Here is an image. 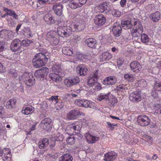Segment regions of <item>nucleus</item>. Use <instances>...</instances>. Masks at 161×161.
<instances>
[{"label":"nucleus","instance_id":"f257e3e1","mask_svg":"<svg viewBox=\"0 0 161 161\" xmlns=\"http://www.w3.org/2000/svg\"><path fill=\"white\" fill-rule=\"evenodd\" d=\"M64 25L65 22L64 20L58 21V27L57 29V32L60 36L63 37L69 36L72 32L71 27L65 26Z\"/></svg>","mask_w":161,"mask_h":161},{"label":"nucleus","instance_id":"3c124183","mask_svg":"<svg viewBox=\"0 0 161 161\" xmlns=\"http://www.w3.org/2000/svg\"><path fill=\"white\" fill-rule=\"evenodd\" d=\"M7 46L4 41L0 42V52H2L7 48Z\"/></svg>","mask_w":161,"mask_h":161},{"label":"nucleus","instance_id":"dca6fc26","mask_svg":"<svg viewBox=\"0 0 161 161\" xmlns=\"http://www.w3.org/2000/svg\"><path fill=\"white\" fill-rule=\"evenodd\" d=\"M50 78L53 81L57 83L60 82L62 80V75L58 73L57 74L54 73H51L49 74Z\"/></svg>","mask_w":161,"mask_h":161},{"label":"nucleus","instance_id":"2eb2a0df","mask_svg":"<svg viewBox=\"0 0 161 161\" xmlns=\"http://www.w3.org/2000/svg\"><path fill=\"white\" fill-rule=\"evenodd\" d=\"M80 115V114L78 110H72L67 114V117L69 119H76Z\"/></svg>","mask_w":161,"mask_h":161},{"label":"nucleus","instance_id":"f03ea898","mask_svg":"<svg viewBox=\"0 0 161 161\" xmlns=\"http://www.w3.org/2000/svg\"><path fill=\"white\" fill-rule=\"evenodd\" d=\"M47 63V58L42 53H38L35 56L32 63L36 68H40L45 65Z\"/></svg>","mask_w":161,"mask_h":161},{"label":"nucleus","instance_id":"a18cd8bd","mask_svg":"<svg viewBox=\"0 0 161 161\" xmlns=\"http://www.w3.org/2000/svg\"><path fill=\"white\" fill-rule=\"evenodd\" d=\"M58 96H53L51 97L48 99L49 101L51 103H53L55 104L56 103H58V101H59Z\"/></svg>","mask_w":161,"mask_h":161},{"label":"nucleus","instance_id":"6e6552de","mask_svg":"<svg viewBox=\"0 0 161 161\" xmlns=\"http://www.w3.org/2000/svg\"><path fill=\"white\" fill-rule=\"evenodd\" d=\"M52 120L49 118H45L42 120L40 124L41 127L43 129L49 130L51 127Z\"/></svg>","mask_w":161,"mask_h":161},{"label":"nucleus","instance_id":"774afa93","mask_svg":"<svg viewBox=\"0 0 161 161\" xmlns=\"http://www.w3.org/2000/svg\"><path fill=\"white\" fill-rule=\"evenodd\" d=\"M125 85L124 84L119 85L118 86L116 87L117 90L118 91H122V90H124L125 88Z\"/></svg>","mask_w":161,"mask_h":161},{"label":"nucleus","instance_id":"f704fd0d","mask_svg":"<svg viewBox=\"0 0 161 161\" xmlns=\"http://www.w3.org/2000/svg\"><path fill=\"white\" fill-rule=\"evenodd\" d=\"M97 82V80L89 76L87 79V84L90 87H93Z\"/></svg>","mask_w":161,"mask_h":161},{"label":"nucleus","instance_id":"20e7f679","mask_svg":"<svg viewBox=\"0 0 161 161\" xmlns=\"http://www.w3.org/2000/svg\"><path fill=\"white\" fill-rule=\"evenodd\" d=\"M80 81V79L78 77H69L64 80V84L67 87H71L77 84Z\"/></svg>","mask_w":161,"mask_h":161},{"label":"nucleus","instance_id":"cd10ccee","mask_svg":"<svg viewBox=\"0 0 161 161\" xmlns=\"http://www.w3.org/2000/svg\"><path fill=\"white\" fill-rule=\"evenodd\" d=\"M111 57V56L110 53L108 52H105L100 56V59L101 61H104L110 59Z\"/></svg>","mask_w":161,"mask_h":161},{"label":"nucleus","instance_id":"f8f14e48","mask_svg":"<svg viewBox=\"0 0 161 161\" xmlns=\"http://www.w3.org/2000/svg\"><path fill=\"white\" fill-rule=\"evenodd\" d=\"M117 82V78L114 76H110L105 78L103 81V84L107 86L114 85Z\"/></svg>","mask_w":161,"mask_h":161},{"label":"nucleus","instance_id":"e433bc0d","mask_svg":"<svg viewBox=\"0 0 161 161\" xmlns=\"http://www.w3.org/2000/svg\"><path fill=\"white\" fill-rule=\"evenodd\" d=\"M82 107L85 108L89 107L91 108H93L92 103L90 101L87 100H83V103Z\"/></svg>","mask_w":161,"mask_h":161},{"label":"nucleus","instance_id":"a878e982","mask_svg":"<svg viewBox=\"0 0 161 161\" xmlns=\"http://www.w3.org/2000/svg\"><path fill=\"white\" fill-rule=\"evenodd\" d=\"M68 6L69 7L73 9H76L80 7V4L78 0H72L68 3Z\"/></svg>","mask_w":161,"mask_h":161},{"label":"nucleus","instance_id":"412c9836","mask_svg":"<svg viewBox=\"0 0 161 161\" xmlns=\"http://www.w3.org/2000/svg\"><path fill=\"white\" fill-rule=\"evenodd\" d=\"M44 19L45 22L49 25H52L54 24L55 21L53 19L52 15L50 14H47L45 15Z\"/></svg>","mask_w":161,"mask_h":161},{"label":"nucleus","instance_id":"7ed1b4c3","mask_svg":"<svg viewBox=\"0 0 161 161\" xmlns=\"http://www.w3.org/2000/svg\"><path fill=\"white\" fill-rule=\"evenodd\" d=\"M150 121L151 120L149 117L145 115H140L137 117V123L142 126H146L148 125Z\"/></svg>","mask_w":161,"mask_h":161},{"label":"nucleus","instance_id":"4468645a","mask_svg":"<svg viewBox=\"0 0 161 161\" xmlns=\"http://www.w3.org/2000/svg\"><path fill=\"white\" fill-rule=\"evenodd\" d=\"M131 69L134 72L138 73L142 69V66L139 63L136 61L132 62L130 64Z\"/></svg>","mask_w":161,"mask_h":161},{"label":"nucleus","instance_id":"4d7b16f0","mask_svg":"<svg viewBox=\"0 0 161 161\" xmlns=\"http://www.w3.org/2000/svg\"><path fill=\"white\" fill-rule=\"evenodd\" d=\"M40 69L44 76H47L49 73V69L46 67H42Z\"/></svg>","mask_w":161,"mask_h":161},{"label":"nucleus","instance_id":"9b49d317","mask_svg":"<svg viewBox=\"0 0 161 161\" xmlns=\"http://www.w3.org/2000/svg\"><path fill=\"white\" fill-rule=\"evenodd\" d=\"M95 23L99 26H101L106 22V18L103 14L96 16L94 19Z\"/></svg>","mask_w":161,"mask_h":161},{"label":"nucleus","instance_id":"37998d69","mask_svg":"<svg viewBox=\"0 0 161 161\" xmlns=\"http://www.w3.org/2000/svg\"><path fill=\"white\" fill-rule=\"evenodd\" d=\"M107 8V6L106 3H101L99 5L98 7L99 10L102 13L105 10H106Z\"/></svg>","mask_w":161,"mask_h":161},{"label":"nucleus","instance_id":"72a5a7b5","mask_svg":"<svg viewBox=\"0 0 161 161\" xmlns=\"http://www.w3.org/2000/svg\"><path fill=\"white\" fill-rule=\"evenodd\" d=\"M66 131L68 134L69 135H74L75 132L73 124L69 125L66 127Z\"/></svg>","mask_w":161,"mask_h":161},{"label":"nucleus","instance_id":"aec40b11","mask_svg":"<svg viewBox=\"0 0 161 161\" xmlns=\"http://www.w3.org/2000/svg\"><path fill=\"white\" fill-rule=\"evenodd\" d=\"M86 44L90 47L93 48L96 47L97 42L95 39L90 38L86 40Z\"/></svg>","mask_w":161,"mask_h":161},{"label":"nucleus","instance_id":"ddd939ff","mask_svg":"<svg viewBox=\"0 0 161 161\" xmlns=\"http://www.w3.org/2000/svg\"><path fill=\"white\" fill-rule=\"evenodd\" d=\"M116 156V153L111 151L104 154L103 159L105 161H113L115 159Z\"/></svg>","mask_w":161,"mask_h":161},{"label":"nucleus","instance_id":"e2e57ef3","mask_svg":"<svg viewBox=\"0 0 161 161\" xmlns=\"http://www.w3.org/2000/svg\"><path fill=\"white\" fill-rule=\"evenodd\" d=\"M124 59L122 57H120L117 60V64L118 66H120L122 65L124 63Z\"/></svg>","mask_w":161,"mask_h":161},{"label":"nucleus","instance_id":"69168bd1","mask_svg":"<svg viewBox=\"0 0 161 161\" xmlns=\"http://www.w3.org/2000/svg\"><path fill=\"white\" fill-rule=\"evenodd\" d=\"M108 125V128H110V130H113L114 129V126H116V125H114L113 124H111L109 122H106Z\"/></svg>","mask_w":161,"mask_h":161},{"label":"nucleus","instance_id":"49530a36","mask_svg":"<svg viewBox=\"0 0 161 161\" xmlns=\"http://www.w3.org/2000/svg\"><path fill=\"white\" fill-rule=\"evenodd\" d=\"M8 15L12 16L14 19H19L18 15L16 14L14 11L12 10H8Z\"/></svg>","mask_w":161,"mask_h":161},{"label":"nucleus","instance_id":"393cba45","mask_svg":"<svg viewBox=\"0 0 161 161\" xmlns=\"http://www.w3.org/2000/svg\"><path fill=\"white\" fill-rule=\"evenodd\" d=\"M160 13L159 12H156L151 14L149 16L150 19L154 22H157L160 19Z\"/></svg>","mask_w":161,"mask_h":161},{"label":"nucleus","instance_id":"a19ab883","mask_svg":"<svg viewBox=\"0 0 161 161\" xmlns=\"http://www.w3.org/2000/svg\"><path fill=\"white\" fill-rule=\"evenodd\" d=\"M73 127L74 128L75 134L78 133L80 132V130L81 129V127L79 125V122H75L73 123Z\"/></svg>","mask_w":161,"mask_h":161},{"label":"nucleus","instance_id":"9d476101","mask_svg":"<svg viewBox=\"0 0 161 161\" xmlns=\"http://www.w3.org/2000/svg\"><path fill=\"white\" fill-rule=\"evenodd\" d=\"M24 76L26 77L24 81L27 86H31L35 84V79L31 75H29L28 74H24Z\"/></svg>","mask_w":161,"mask_h":161},{"label":"nucleus","instance_id":"c85d7f7f","mask_svg":"<svg viewBox=\"0 0 161 161\" xmlns=\"http://www.w3.org/2000/svg\"><path fill=\"white\" fill-rule=\"evenodd\" d=\"M73 157L68 154H64L59 158V161H73Z\"/></svg>","mask_w":161,"mask_h":161},{"label":"nucleus","instance_id":"b1692460","mask_svg":"<svg viewBox=\"0 0 161 161\" xmlns=\"http://www.w3.org/2000/svg\"><path fill=\"white\" fill-rule=\"evenodd\" d=\"M121 23L122 27L125 29H130L133 25L130 19L122 20Z\"/></svg>","mask_w":161,"mask_h":161},{"label":"nucleus","instance_id":"603ef678","mask_svg":"<svg viewBox=\"0 0 161 161\" xmlns=\"http://www.w3.org/2000/svg\"><path fill=\"white\" fill-rule=\"evenodd\" d=\"M124 78L129 81H132L133 80V75L130 73H127L124 75Z\"/></svg>","mask_w":161,"mask_h":161},{"label":"nucleus","instance_id":"c03bdc74","mask_svg":"<svg viewBox=\"0 0 161 161\" xmlns=\"http://www.w3.org/2000/svg\"><path fill=\"white\" fill-rule=\"evenodd\" d=\"M7 116L5 109L3 106H0V117L3 119L6 118Z\"/></svg>","mask_w":161,"mask_h":161},{"label":"nucleus","instance_id":"09e8293b","mask_svg":"<svg viewBox=\"0 0 161 161\" xmlns=\"http://www.w3.org/2000/svg\"><path fill=\"white\" fill-rule=\"evenodd\" d=\"M32 42V41L28 39L23 40L21 42V46H23L25 47H27L30 46Z\"/></svg>","mask_w":161,"mask_h":161},{"label":"nucleus","instance_id":"0eeeda50","mask_svg":"<svg viewBox=\"0 0 161 161\" xmlns=\"http://www.w3.org/2000/svg\"><path fill=\"white\" fill-rule=\"evenodd\" d=\"M21 47V41L18 39L13 40L10 45L11 50L13 52H16L19 50Z\"/></svg>","mask_w":161,"mask_h":161},{"label":"nucleus","instance_id":"79ce46f5","mask_svg":"<svg viewBox=\"0 0 161 161\" xmlns=\"http://www.w3.org/2000/svg\"><path fill=\"white\" fill-rule=\"evenodd\" d=\"M100 75V74L99 73V70H97L96 71L93 72L90 76L94 79L97 80Z\"/></svg>","mask_w":161,"mask_h":161},{"label":"nucleus","instance_id":"39448f33","mask_svg":"<svg viewBox=\"0 0 161 161\" xmlns=\"http://www.w3.org/2000/svg\"><path fill=\"white\" fill-rule=\"evenodd\" d=\"M122 28L119 22H116L114 24L112 28V32L115 37L119 36L121 33Z\"/></svg>","mask_w":161,"mask_h":161},{"label":"nucleus","instance_id":"de8ad7c7","mask_svg":"<svg viewBox=\"0 0 161 161\" xmlns=\"http://www.w3.org/2000/svg\"><path fill=\"white\" fill-rule=\"evenodd\" d=\"M34 75L36 78H39L40 80H41V78L43 79L44 77L40 69L35 71Z\"/></svg>","mask_w":161,"mask_h":161},{"label":"nucleus","instance_id":"5701e85b","mask_svg":"<svg viewBox=\"0 0 161 161\" xmlns=\"http://www.w3.org/2000/svg\"><path fill=\"white\" fill-rule=\"evenodd\" d=\"M49 144V140L47 138L41 139L38 143V146L40 149H43L45 148Z\"/></svg>","mask_w":161,"mask_h":161},{"label":"nucleus","instance_id":"c9c22d12","mask_svg":"<svg viewBox=\"0 0 161 161\" xmlns=\"http://www.w3.org/2000/svg\"><path fill=\"white\" fill-rule=\"evenodd\" d=\"M130 32L133 37H136L140 36L143 32V31H141L140 30L138 31V30L133 29L132 30H130Z\"/></svg>","mask_w":161,"mask_h":161},{"label":"nucleus","instance_id":"4be33fe9","mask_svg":"<svg viewBox=\"0 0 161 161\" xmlns=\"http://www.w3.org/2000/svg\"><path fill=\"white\" fill-rule=\"evenodd\" d=\"M85 136L87 142L89 143H94L99 139V137L92 136L89 134H86Z\"/></svg>","mask_w":161,"mask_h":161},{"label":"nucleus","instance_id":"423d86ee","mask_svg":"<svg viewBox=\"0 0 161 161\" xmlns=\"http://www.w3.org/2000/svg\"><path fill=\"white\" fill-rule=\"evenodd\" d=\"M47 39L53 45H57L59 42V39L57 36H54L53 33L48 32L47 35Z\"/></svg>","mask_w":161,"mask_h":161},{"label":"nucleus","instance_id":"6e6d98bb","mask_svg":"<svg viewBox=\"0 0 161 161\" xmlns=\"http://www.w3.org/2000/svg\"><path fill=\"white\" fill-rule=\"evenodd\" d=\"M154 88L157 91L161 92V81L155 82L154 84Z\"/></svg>","mask_w":161,"mask_h":161},{"label":"nucleus","instance_id":"bf43d9fd","mask_svg":"<svg viewBox=\"0 0 161 161\" xmlns=\"http://www.w3.org/2000/svg\"><path fill=\"white\" fill-rule=\"evenodd\" d=\"M110 105L115 106L117 102V99L115 98H111L108 99Z\"/></svg>","mask_w":161,"mask_h":161},{"label":"nucleus","instance_id":"c756f323","mask_svg":"<svg viewBox=\"0 0 161 161\" xmlns=\"http://www.w3.org/2000/svg\"><path fill=\"white\" fill-rule=\"evenodd\" d=\"M34 111V108L31 106L26 107L25 108H23L22 113L25 115H28L32 113Z\"/></svg>","mask_w":161,"mask_h":161},{"label":"nucleus","instance_id":"0e129e2a","mask_svg":"<svg viewBox=\"0 0 161 161\" xmlns=\"http://www.w3.org/2000/svg\"><path fill=\"white\" fill-rule=\"evenodd\" d=\"M56 141L53 138V139H51L50 141L49 140V145L50 147L53 148L54 147L56 143Z\"/></svg>","mask_w":161,"mask_h":161},{"label":"nucleus","instance_id":"6ab92c4d","mask_svg":"<svg viewBox=\"0 0 161 161\" xmlns=\"http://www.w3.org/2000/svg\"><path fill=\"white\" fill-rule=\"evenodd\" d=\"M77 69L78 73L80 75H85L87 74L88 71L87 68L84 65H79L78 66Z\"/></svg>","mask_w":161,"mask_h":161},{"label":"nucleus","instance_id":"4c0bfd02","mask_svg":"<svg viewBox=\"0 0 161 161\" xmlns=\"http://www.w3.org/2000/svg\"><path fill=\"white\" fill-rule=\"evenodd\" d=\"M109 97V94H106L105 93H100L98 97L97 100L99 101H101L103 100H107L108 99Z\"/></svg>","mask_w":161,"mask_h":161},{"label":"nucleus","instance_id":"58836bf2","mask_svg":"<svg viewBox=\"0 0 161 161\" xmlns=\"http://www.w3.org/2000/svg\"><path fill=\"white\" fill-rule=\"evenodd\" d=\"M51 69L53 71L56 72L58 74H59L60 72L61 71L60 65L55 64L53 65L51 68Z\"/></svg>","mask_w":161,"mask_h":161},{"label":"nucleus","instance_id":"2f4dec72","mask_svg":"<svg viewBox=\"0 0 161 161\" xmlns=\"http://www.w3.org/2000/svg\"><path fill=\"white\" fill-rule=\"evenodd\" d=\"M75 54H74L73 55V56H75V55L76 56V60H74L73 61H71V62H74V63H75L76 61L78 60H83L85 59V55L83 54H82L80 53L79 52H75Z\"/></svg>","mask_w":161,"mask_h":161},{"label":"nucleus","instance_id":"f3484780","mask_svg":"<svg viewBox=\"0 0 161 161\" xmlns=\"http://www.w3.org/2000/svg\"><path fill=\"white\" fill-rule=\"evenodd\" d=\"M63 6L60 3H57L53 6V8L55 13L58 15L60 16L61 15Z\"/></svg>","mask_w":161,"mask_h":161},{"label":"nucleus","instance_id":"5fc2aeb1","mask_svg":"<svg viewBox=\"0 0 161 161\" xmlns=\"http://www.w3.org/2000/svg\"><path fill=\"white\" fill-rule=\"evenodd\" d=\"M141 40L143 43H147L149 41L148 37L146 34H143L141 36Z\"/></svg>","mask_w":161,"mask_h":161},{"label":"nucleus","instance_id":"7c9ffc66","mask_svg":"<svg viewBox=\"0 0 161 161\" xmlns=\"http://www.w3.org/2000/svg\"><path fill=\"white\" fill-rule=\"evenodd\" d=\"M16 102L15 100L12 99L8 101L6 104V107L9 109H11L15 107Z\"/></svg>","mask_w":161,"mask_h":161},{"label":"nucleus","instance_id":"8fccbe9b","mask_svg":"<svg viewBox=\"0 0 161 161\" xmlns=\"http://www.w3.org/2000/svg\"><path fill=\"white\" fill-rule=\"evenodd\" d=\"M7 21L8 25L10 26L13 27L14 26V25L16 24V22L14 19L11 17L8 18Z\"/></svg>","mask_w":161,"mask_h":161},{"label":"nucleus","instance_id":"680f3d73","mask_svg":"<svg viewBox=\"0 0 161 161\" xmlns=\"http://www.w3.org/2000/svg\"><path fill=\"white\" fill-rule=\"evenodd\" d=\"M112 14L114 17H119L120 15V12L119 11L113 10L112 12Z\"/></svg>","mask_w":161,"mask_h":161},{"label":"nucleus","instance_id":"052dcab7","mask_svg":"<svg viewBox=\"0 0 161 161\" xmlns=\"http://www.w3.org/2000/svg\"><path fill=\"white\" fill-rule=\"evenodd\" d=\"M55 105L56 109L58 110L61 109L64 106V105L62 103L59 102L58 101V103L55 104Z\"/></svg>","mask_w":161,"mask_h":161},{"label":"nucleus","instance_id":"473e14b6","mask_svg":"<svg viewBox=\"0 0 161 161\" xmlns=\"http://www.w3.org/2000/svg\"><path fill=\"white\" fill-rule=\"evenodd\" d=\"M74 27L76 31L80 32L83 30L84 28L83 24L80 23H77L74 25Z\"/></svg>","mask_w":161,"mask_h":161},{"label":"nucleus","instance_id":"a211bd4d","mask_svg":"<svg viewBox=\"0 0 161 161\" xmlns=\"http://www.w3.org/2000/svg\"><path fill=\"white\" fill-rule=\"evenodd\" d=\"M3 159L4 161H10L11 160V152L8 149H3Z\"/></svg>","mask_w":161,"mask_h":161},{"label":"nucleus","instance_id":"13d9d810","mask_svg":"<svg viewBox=\"0 0 161 161\" xmlns=\"http://www.w3.org/2000/svg\"><path fill=\"white\" fill-rule=\"evenodd\" d=\"M68 144L70 145L74 144L75 142V139L74 136L69 137L66 140Z\"/></svg>","mask_w":161,"mask_h":161},{"label":"nucleus","instance_id":"bb28decb","mask_svg":"<svg viewBox=\"0 0 161 161\" xmlns=\"http://www.w3.org/2000/svg\"><path fill=\"white\" fill-rule=\"evenodd\" d=\"M62 52L64 54L69 56H73L74 54H75V51H72L70 48L68 47H63L62 49Z\"/></svg>","mask_w":161,"mask_h":161},{"label":"nucleus","instance_id":"ea45409f","mask_svg":"<svg viewBox=\"0 0 161 161\" xmlns=\"http://www.w3.org/2000/svg\"><path fill=\"white\" fill-rule=\"evenodd\" d=\"M93 86H94V87L91 89V92L93 93L96 91H98L100 90L102 88L101 85L97 82Z\"/></svg>","mask_w":161,"mask_h":161},{"label":"nucleus","instance_id":"338daca9","mask_svg":"<svg viewBox=\"0 0 161 161\" xmlns=\"http://www.w3.org/2000/svg\"><path fill=\"white\" fill-rule=\"evenodd\" d=\"M134 28H135L134 29L138 30V31L140 30H141V31H143V30L141 22L139 21H138V23L137 25Z\"/></svg>","mask_w":161,"mask_h":161},{"label":"nucleus","instance_id":"864d4df0","mask_svg":"<svg viewBox=\"0 0 161 161\" xmlns=\"http://www.w3.org/2000/svg\"><path fill=\"white\" fill-rule=\"evenodd\" d=\"M54 139L57 142L59 141L61 142L63 141L64 137L63 135L60 134H57Z\"/></svg>","mask_w":161,"mask_h":161},{"label":"nucleus","instance_id":"1a4fd4ad","mask_svg":"<svg viewBox=\"0 0 161 161\" xmlns=\"http://www.w3.org/2000/svg\"><path fill=\"white\" fill-rule=\"evenodd\" d=\"M142 99L140 91H136L130 94L129 99L133 102H137Z\"/></svg>","mask_w":161,"mask_h":161}]
</instances>
